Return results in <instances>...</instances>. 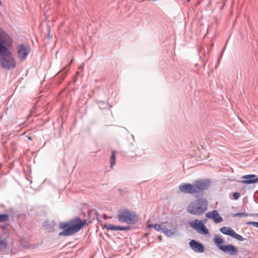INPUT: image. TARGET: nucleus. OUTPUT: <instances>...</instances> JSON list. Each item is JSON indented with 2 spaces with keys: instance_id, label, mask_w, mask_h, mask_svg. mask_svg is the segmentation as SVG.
<instances>
[{
  "instance_id": "15",
  "label": "nucleus",
  "mask_w": 258,
  "mask_h": 258,
  "mask_svg": "<svg viewBox=\"0 0 258 258\" xmlns=\"http://www.w3.org/2000/svg\"><path fill=\"white\" fill-rule=\"evenodd\" d=\"M106 228L107 230H125L128 229V228L126 227H121L115 226L112 224H108L106 226Z\"/></svg>"
},
{
  "instance_id": "19",
  "label": "nucleus",
  "mask_w": 258,
  "mask_h": 258,
  "mask_svg": "<svg viewBox=\"0 0 258 258\" xmlns=\"http://www.w3.org/2000/svg\"><path fill=\"white\" fill-rule=\"evenodd\" d=\"M110 165L112 167L115 163V152L112 151L111 153V156L110 157Z\"/></svg>"
},
{
  "instance_id": "9",
  "label": "nucleus",
  "mask_w": 258,
  "mask_h": 258,
  "mask_svg": "<svg viewBox=\"0 0 258 258\" xmlns=\"http://www.w3.org/2000/svg\"><path fill=\"white\" fill-rule=\"evenodd\" d=\"M220 230L223 234L232 236V237L239 241H243L244 240V238L242 236L235 233L233 229L229 227H223L220 228Z\"/></svg>"
},
{
  "instance_id": "17",
  "label": "nucleus",
  "mask_w": 258,
  "mask_h": 258,
  "mask_svg": "<svg viewBox=\"0 0 258 258\" xmlns=\"http://www.w3.org/2000/svg\"><path fill=\"white\" fill-rule=\"evenodd\" d=\"M8 242L6 238L0 237V250L6 248L7 246Z\"/></svg>"
},
{
  "instance_id": "20",
  "label": "nucleus",
  "mask_w": 258,
  "mask_h": 258,
  "mask_svg": "<svg viewBox=\"0 0 258 258\" xmlns=\"http://www.w3.org/2000/svg\"><path fill=\"white\" fill-rule=\"evenodd\" d=\"M248 214L244 212L237 213L233 214V217H247Z\"/></svg>"
},
{
  "instance_id": "16",
  "label": "nucleus",
  "mask_w": 258,
  "mask_h": 258,
  "mask_svg": "<svg viewBox=\"0 0 258 258\" xmlns=\"http://www.w3.org/2000/svg\"><path fill=\"white\" fill-rule=\"evenodd\" d=\"M162 232L168 236H171L175 233V229L173 230L168 229L164 226Z\"/></svg>"
},
{
  "instance_id": "7",
  "label": "nucleus",
  "mask_w": 258,
  "mask_h": 258,
  "mask_svg": "<svg viewBox=\"0 0 258 258\" xmlns=\"http://www.w3.org/2000/svg\"><path fill=\"white\" fill-rule=\"evenodd\" d=\"M188 223L190 227L200 233L208 234L209 232L208 229L205 226L204 223L201 221L196 219L189 221Z\"/></svg>"
},
{
  "instance_id": "1",
  "label": "nucleus",
  "mask_w": 258,
  "mask_h": 258,
  "mask_svg": "<svg viewBox=\"0 0 258 258\" xmlns=\"http://www.w3.org/2000/svg\"><path fill=\"white\" fill-rule=\"evenodd\" d=\"M85 220L75 218L67 222L59 224V227L63 230L59 233V236H68L78 232L86 224Z\"/></svg>"
},
{
  "instance_id": "11",
  "label": "nucleus",
  "mask_w": 258,
  "mask_h": 258,
  "mask_svg": "<svg viewBox=\"0 0 258 258\" xmlns=\"http://www.w3.org/2000/svg\"><path fill=\"white\" fill-rule=\"evenodd\" d=\"M180 191L184 193L195 194L196 193L194 183L193 184L190 183H184L179 186Z\"/></svg>"
},
{
  "instance_id": "21",
  "label": "nucleus",
  "mask_w": 258,
  "mask_h": 258,
  "mask_svg": "<svg viewBox=\"0 0 258 258\" xmlns=\"http://www.w3.org/2000/svg\"><path fill=\"white\" fill-rule=\"evenodd\" d=\"M8 215L7 214L0 215V222H4L8 220Z\"/></svg>"
},
{
  "instance_id": "24",
  "label": "nucleus",
  "mask_w": 258,
  "mask_h": 258,
  "mask_svg": "<svg viewBox=\"0 0 258 258\" xmlns=\"http://www.w3.org/2000/svg\"><path fill=\"white\" fill-rule=\"evenodd\" d=\"M159 238L160 240H161V238L160 237H159Z\"/></svg>"
},
{
  "instance_id": "6",
  "label": "nucleus",
  "mask_w": 258,
  "mask_h": 258,
  "mask_svg": "<svg viewBox=\"0 0 258 258\" xmlns=\"http://www.w3.org/2000/svg\"><path fill=\"white\" fill-rule=\"evenodd\" d=\"M31 48L28 45L19 44L17 47V52L19 58L21 61L25 60L30 51Z\"/></svg>"
},
{
  "instance_id": "5",
  "label": "nucleus",
  "mask_w": 258,
  "mask_h": 258,
  "mask_svg": "<svg viewBox=\"0 0 258 258\" xmlns=\"http://www.w3.org/2000/svg\"><path fill=\"white\" fill-rule=\"evenodd\" d=\"M119 221L128 224L134 223L137 218V216L134 212L128 210H120L117 215Z\"/></svg>"
},
{
  "instance_id": "4",
  "label": "nucleus",
  "mask_w": 258,
  "mask_h": 258,
  "mask_svg": "<svg viewBox=\"0 0 258 258\" xmlns=\"http://www.w3.org/2000/svg\"><path fill=\"white\" fill-rule=\"evenodd\" d=\"M214 242L219 249L225 253L233 255L237 254L238 252L237 248L232 244L223 245L224 239L218 235L215 236Z\"/></svg>"
},
{
  "instance_id": "10",
  "label": "nucleus",
  "mask_w": 258,
  "mask_h": 258,
  "mask_svg": "<svg viewBox=\"0 0 258 258\" xmlns=\"http://www.w3.org/2000/svg\"><path fill=\"white\" fill-rule=\"evenodd\" d=\"M210 182L208 180H201L194 183L196 193L200 192L207 189L209 186Z\"/></svg>"
},
{
  "instance_id": "23",
  "label": "nucleus",
  "mask_w": 258,
  "mask_h": 258,
  "mask_svg": "<svg viewBox=\"0 0 258 258\" xmlns=\"http://www.w3.org/2000/svg\"><path fill=\"white\" fill-rule=\"evenodd\" d=\"M233 196L235 200H237L240 197V194L239 192H234L233 194Z\"/></svg>"
},
{
  "instance_id": "8",
  "label": "nucleus",
  "mask_w": 258,
  "mask_h": 258,
  "mask_svg": "<svg viewBox=\"0 0 258 258\" xmlns=\"http://www.w3.org/2000/svg\"><path fill=\"white\" fill-rule=\"evenodd\" d=\"M12 44V40L3 30L0 29V46L3 47H10Z\"/></svg>"
},
{
  "instance_id": "2",
  "label": "nucleus",
  "mask_w": 258,
  "mask_h": 258,
  "mask_svg": "<svg viewBox=\"0 0 258 258\" xmlns=\"http://www.w3.org/2000/svg\"><path fill=\"white\" fill-rule=\"evenodd\" d=\"M208 202L205 198H199L191 202L187 208V211L196 215L203 214L208 210Z\"/></svg>"
},
{
  "instance_id": "18",
  "label": "nucleus",
  "mask_w": 258,
  "mask_h": 258,
  "mask_svg": "<svg viewBox=\"0 0 258 258\" xmlns=\"http://www.w3.org/2000/svg\"><path fill=\"white\" fill-rule=\"evenodd\" d=\"M149 227L154 228L156 230L158 231H161L162 232L163 231V228H164V226H162L161 225L157 224L149 225Z\"/></svg>"
},
{
  "instance_id": "25",
  "label": "nucleus",
  "mask_w": 258,
  "mask_h": 258,
  "mask_svg": "<svg viewBox=\"0 0 258 258\" xmlns=\"http://www.w3.org/2000/svg\"><path fill=\"white\" fill-rule=\"evenodd\" d=\"M186 1H187V2H189V1H190V0H186Z\"/></svg>"
},
{
  "instance_id": "12",
  "label": "nucleus",
  "mask_w": 258,
  "mask_h": 258,
  "mask_svg": "<svg viewBox=\"0 0 258 258\" xmlns=\"http://www.w3.org/2000/svg\"><path fill=\"white\" fill-rule=\"evenodd\" d=\"M207 218L212 219L215 223H220L223 221V219L219 215L217 210H213L209 212L206 214Z\"/></svg>"
},
{
  "instance_id": "3",
  "label": "nucleus",
  "mask_w": 258,
  "mask_h": 258,
  "mask_svg": "<svg viewBox=\"0 0 258 258\" xmlns=\"http://www.w3.org/2000/svg\"><path fill=\"white\" fill-rule=\"evenodd\" d=\"M0 65L4 68L11 69L16 66L15 58L12 56L11 51L7 47L0 46Z\"/></svg>"
},
{
  "instance_id": "22",
  "label": "nucleus",
  "mask_w": 258,
  "mask_h": 258,
  "mask_svg": "<svg viewBox=\"0 0 258 258\" xmlns=\"http://www.w3.org/2000/svg\"><path fill=\"white\" fill-rule=\"evenodd\" d=\"M247 225H252L253 226L258 228V222H247L246 223Z\"/></svg>"
},
{
  "instance_id": "13",
  "label": "nucleus",
  "mask_w": 258,
  "mask_h": 258,
  "mask_svg": "<svg viewBox=\"0 0 258 258\" xmlns=\"http://www.w3.org/2000/svg\"><path fill=\"white\" fill-rule=\"evenodd\" d=\"M191 249L197 252H203L204 251L203 245L195 240H191L189 242Z\"/></svg>"
},
{
  "instance_id": "14",
  "label": "nucleus",
  "mask_w": 258,
  "mask_h": 258,
  "mask_svg": "<svg viewBox=\"0 0 258 258\" xmlns=\"http://www.w3.org/2000/svg\"><path fill=\"white\" fill-rule=\"evenodd\" d=\"M242 178L245 179V180L241 181V182L242 183L250 184L258 182V178H256V175L254 174L244 175Z\"/></svg>"
}]
</instances>
